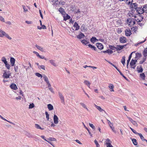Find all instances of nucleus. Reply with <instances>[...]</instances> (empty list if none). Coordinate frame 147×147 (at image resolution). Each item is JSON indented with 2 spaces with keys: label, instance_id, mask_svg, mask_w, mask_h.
<instances>
[{
  "label": "nucleus",
  "instance_id": "f257e3e1",
  "mask_svg": "<svg viewBox=\"0 0 147 147\" xmlns=\"http://www.w3.org/2000/svg\"><path fill=\"white\" fill-rule=\"evenodd\" d=\"M144 9L143 7H139L136 10L137 12L139 14H142L144 13Z\"/></svg>",
  "mask_w": 147,
  "mask_h": 147
},
{
  "label": "nucleus",
  "instance_id": "f03ea898",
  "mask_svg": "<svg viewBox=\"0 0 147 147\" xmlns=\"http://www.w3.org/2000/svg\"><path fill=\"white\" fill-rule=\"evenodd\" d=\"M58 93H59V96L60 99L61 100V103H62L64 104V103H65L64 99V97L63 96V95H62V94L61 92H59Z\"/></svg>",
  "mask_w": 147,
  "mask_h": 147
},
{
  "label": "nucleus",
  "instance_id": "7ed1b4c3",
  "mask_svg": "<svg viewBox=\"0 0 147 147\" xmlns=\"http://www.w3.org/2000/svg\"><path fill=\"white\" fill-rule=\"evenodd\" d=\"M119 41L121 43H125L126 42V38L124 36L121 37L119 38Z\"/></svg>",
  "mask_w": 147,
  "mask_h": 147
},
{
  "label": "nucleus",
  "instance_id": "20e7f679",
  "mask_svg": "<svg viewBox=\"0 0 147 147\" xmlns=\"http://www.w3.org/2000/svg\"><path fill=\"white\" fill-rule=\"evenodd\" d=\"M10 74H7V73L6 71H4V73L3 75V78H9V77L10 76Z\"/></svg>",
  "mask_w": 147,
  "mask_h": 147
},
{
  "label": "nucleus",
  "instance_id": "39448f33",
  "mask_svg": "<svg viewBox=\"0 0 147 147\" xmlns=\"http://www.w3.org/2000/svg\"><path fill=\"white\" fill-rule=\"evenodd\" d=\"M59 119L57 116L54 115L53 117V120L54 123L56 124H57L58 123L59 121H58Z\"/></svg>",
  "mask_w": 147,
  "mask_h": 147
},
{
  "label": "nucleus",
  "instance_id": "423d86ee",
  "mask_svg": "<svg viewBox=\"0 0 147 147\" xmlns=\"http://www.w3.org/2000/svg\"><path fill=\"white\" fill-rule=\"evenodd\" d=\"M96 45L97 48L99 49H102L103 48V46L99 42L97 43Z\"/></svg>",
  "mask_w": 147,
  "mask_h": 147
},
{
  "label": "nucleus",
  "instance_id": "0eeeda50",
  "mask_svg": "<svg viewBox=\"0 0 147 147\" xmlns=\"http://www.w3.org/2000/svg\"><path fill=\"white\" fill-rule=\"evenodd\" d=\"M126 45H117L116 47V50L117 51H119L122 49L123 48L125 47L126 46Z\"/></svg>",
  "mask_w": 147,
  "mask_h": 147
},
{
  "label": "nucleus",
  "instance_id": "6e6552de",
  "mask_svg": "<svg viewBox=\"0 0 147 147\" xmlns=\"http://www.w3.org/2000/svg\"><path fill=\"white\" fill-rule=\"evenodd\" d=\"M127 118L129 120V121H131L134 125L136 126H137V123L134 120L131 118L130 117H127Z\"/></svg>",
  "mask_w": 147,
  "mask_h": 147
},
{
  "label": "nucleus",
  "instance_id": "1a4fd4ad",
  "mask_svg": "<svg viewBox=\"0 0 147 147\" xmlns=\"http://www.w3.org/2000/svg\"><path fill=\"white\" fill-rule=\"evenodd\" d=\"M131 34V30L129 29H127L125 30V34L127 36H129Z\"/></svg>",
  "mask_w": 147,
  "mask_h": 147
},
{
  "label": "nucleus",
  "instance_id": "9d476101",
  "mask_svg": "<svg viewBox=\"0 0 147 147\" xmlns=\"http://www.w3.org/2000/svg\"><path fill=\"white\" fill-rule=\"evenodd\" d=\"M74 27L75 28V30H77L80 28V26L76 22H75L74 25Z\"/></svg>",
  "mask_w": 147,
  "mask_h": 147
},
{
  "label": "nucleus",
  "instance_id": "9b49d317",
  "mask_svg": "<svg viewBox=\"0 0 147 147\" xmlns=\"http://www.w3.org/2000/svg\"><path fill=\"white\" fill-rule=\"evenodd\" d=\"M11 88L14 90H16L18 88L16 85L14 83L11 84L10 86Z\"/></svg>",
  "mask_w": 147,
  "mask_h": 147
},
{
  "label": "nucleus",
  "instance_id": "f8f14e48",
  "mask_svg": "<svg viewBox=\"0 0 147 147\" xmlns=\"http://www.w3.org/2000/svg\"><path fill=\"white\" fill-rule=\"evenodd\" d=\"M15 60L13 57H11L10 59V61L11 66H13L14 65Z\"/></svg>",
  "mask_w": 147,
  "mask_h": 147
},
{
  "label": "nucleus",
  "instance_id": "ddd939ff",
  "mask_svg": "<svg viewBox=\"0 0 147 147\" xmlns=\"http://www.w3.org/2000/svg\"><path fill=\"white\" fill-rule=\"evenodd\" d=\"M85 36L84 34L80 32L79 34L77 36V38L79 39H80L82 38H84Z\"/></svg>",
  "mask_w": 147,
  "mask_h": 147
},
{
  "label": "nucleus",
  "instance_id": "4468645a",
  "mask_svg": "<svg viewBox=\"0 0 147 147\" xmlns=\"http://www.w3.org/2000/svg\"><path fill=\"white\" fill-rule=\"evenodd\" d=\"M137 61V60L136 59H132L130 62V64L131 66L134 65L136 64V62Z\"/></svg>",
  "mask_w": 147,
  "mask_h": 147
},
{
  "label": "nucleus",
  "instance_id": "2eb2a0df",
  "mask_svg": "<svg viewBox=\"0 0 147 147\" xmlns=\"http://www.w3.org/2000/svg\"><path fill=\"white\" fill-rule=\"evenodd\" d=\"M90 41L94 43L98 41V40L97 39L96 37H92L90 39Z\"/></svg>",
  "mask_w": 147,
  "mask_h": 147
},
{
  "label": "nucleus",
  "instance_id": "dca6fc26",
  "mask_svg": "<svg viewBox=\"0 0 147 147\" xmlns=\"http://www.w3.org/2000/svg\"><path fill=\"white\" fill-rule=\"evenodd\" d=\"M131 7L134 8L136 10H137V9H138V5L136 3H131Z\"/></svg>",
  "mask_w": 147,
  "mask_h": 147
},
{
  "label": "nucleus",
  "instance_id": "f3484780",
  "mask_svg": "<svg viewBox=\"0 0 147 147\" xmlns=\"http://www.w3.org/2000/svg\"><path fill=\"white\" fill-rule=\"evenodd\" d=\"M137 71L138 73H142L143 71V69L141 66L140 67H137Z\"/></svg>",
  "mask_w": 147,
  "mask_h": 147
},
{
  "label": "nucleus",
  "instance_id": "a211bd4d",
  "mask_svg": "<svg viewBox=\"0 0 147 147\" xmlns=\"http://www.w3.org/2000/svg\"><path fill=\"white\" fill-rule=\"evenodd\" d=\"M59 11L63 15H65L66 13L64 9L62 7H60L59 9Z\"/></svg>",
  "mask_w": 147,
  "mask_h": 147
},
{
  "label": "nucleus",
  "instance_id": "6ab92c4d",
  "mask_svg": "<svg viewBox=\"0 0 147 147\" xmlns=\"http://www.w3.org/2000/svg\"><path fill=\"white\" fill-rule=\"evenodd\" d=\"M94 106L95 107L100 111L102 112V111H104L105 112V111L102 109L100 106H97L95 104H94Z\"/></svg>",
  "mask_w": 147,
  "mask_h": 147
},
{
  "label": "nucleus",
  "instance_id": "aec40b11",
  "mask_svg": "<svg viewBox=\"0 0 147 147\" xmlns=\"http://www.w3.org/2000/svg\"><path fill=\"white\" fill-rule=\"evenodd\" d=\"M143 55L144 57H146L147 56V48L145 49L143 52Z\"/></svg>",
  "mask_w": 147,
  "mask_h": 147
},
{
  "label": "nucleus",
  "instance_id": "412c9836",
  "mask_svg": "<svg viewBox=\"0 0 147 147\" xmlns=\"http://www.w3.org/2000/svg\"><path fill=\"white\" fill-rule=\"evenodd\" d=\"M103 52L104 53H107L109 54H111L113 53V51L109 49H108L106 51H103Z\"/></svg>",
  "mask_w": 147,
  "mask_h": 147
},
{
  "label": "nucleus",
  "instance_id": "4be33fe9",
  "mask_svg": "<svg viewBox=\"0 0 147 147\" xmlns=\"http://www.w3.org/2000/svg\"><path fill=\"white\" fill-rule=\"evenodd\" d=\"M140 77L143 80L145 79V75L144 73H142L140 74Z\"/></svg>",
  "mask_w": 147,
  "mask_h": 147
},
{
  "label": "nucleus",
  "instance_id": "5701e85b",
  "mask_svg": "<svg viewBox=\"0 0 147 147\" xmlns=\"http://www.w3.org/2000/svg\"><path fill=\"white\" fill-rule=\"evenodd\" d=\"M47 107L49 111H51L53 109V107L51 104H49L48 105Z\"/></svg>",
  "mask_w": 147,
  "mask_h": 147
},
{
  "label": "nucleus",
  "instance_id": "b1692460",
  "mask_svg": "<svg viewBox=\"0 0 147 147\" xmlns=\"http://www.w3.org/2000/svg\"><path fill=\"white\" fill-rule=\"evenodd\" d=\"M35 46L39 50L42 52L44 51V50L43 48L42 47H41L37 45H35Z\"/></svg>",
  "mask_w": 147,
  "mask_h": 147
},
{
  "label": "nucleus",
  "instance_id": "393cba45",
  "mask_svg": "<svg viewBox=\"0 0 147 147\" xmlns=\"http://www.w3.org/2000/svg\"><path fill=\"white\" fill-rule=\"evenodd\" d=\"M49 61L51 65H53L55 67L57 66V64L55 63V61L53 60H51Z\"/></svg>",
  "mask_w": 147,
  "mask_h": 147
},
{
  "label": "nucleus",
  "instance_id": "a878e982",
  "mask_svg": "<svg viewBox=\"0 0 147 147\" xmlns=\"http://www.w3.org/2000/svg\"><path fill=\"white\" fill-rule=\"evenodd\" d=\"M81 42L83 44L86 45L89 43V41L85 40H82Z\"/></svg>",
  "mask_w": 147,
  "mask_h": 147
},
{
  "label": "nucleus",
  "instance_id": "bb28decb",
  "mask_svg": "<svg viewBox=\"0 0 147 147\" xmlns=\"http://www.w3.org/2000/svg\"><path fill=\"white\" fill-rule=\"evenodd\" d=\"M1 61L4 63V64L7 62L6 58L4 57L1 58Z\"/></svg>",
  "mask_w": 147,
  "mask_h": 147
},
{
  "label": "nucleus",
  "instance_id": "cd10ccee",
  "mask_svg": "<svg viewBox=\"0 0 147 147\" xmlns=\"http://www.w3.org/2000/svg\"><path fill=\"white\" fill-rule=\"evenodd\" d=\"M88 46L89 47L93 49L94 51H96V48L94 46H93L91 44H89Z\"/></svg>",
  "mask_w": 147,
  "mask_h": 147
},
{
  "label": "nucleus",
  "instance_id": "c85d7f7f",
  "mask_svg": "<svg viewBox=\"0 0 147 147\" xmlns=\"http://www.w3.org/2000/svg\"><path fill=\"white\" fill-rule=\"evenodd\" d=\"M142 56V54L140 53H137L136 54L135 58L136 59H138Z\"/></svg>",
  "mask_w": 147,
  "mask_h": 147
},
{
  "label": "nucleus",
  "instance_id": "c756f323",
  "mask_svg": "<svg viewBox=\"0 0 147 147\" xmlns=\"http://www.w3.org/2000/svg\"><path fill=\"white\" fill-rule=\"evenodd\" d=\"M35 127L37 129H40L41 130H43L44 129V128H41L38 124H35Z\"/></svg>",
  "mask_w": 147,
  "mask_h": 147
},
{
  "label": "nucleus",
  "instance_id": "7c9ffc66",
  "mask_svg": "<svg viewBox=\"0 0 147 147\" xmlns=\"http://www.w3.org/2000/svg\"><path fill=\"white\" fill-rule=\"evenodd\" d=\"M121 62V63L123 64V65H124L125 64V57L124 56L122 57Z\"/></svg>",
  "mask_w": 147,
  "mask_h": 147
},
{
  "label": "nucleus",
  "instance_id": "2f4dec72",
  "mask_svg": "<svg viewBox=\"0 0 147 147\" xmlns=\"http://www.w3.org/2000/svg\"><path fill=\"white\" fill-rule=\"evenodd\" d=\"M135 51H134V52H132L131 53V54H130V55L129 56L128 59L127 61V62H129V61H130V60H131V57L132 54H133L134 53H135Z\"/></svg>",
  "mask_w": 147,
  "mask_h": 147
},
{
  "label": "nucleus",
  "instance_id": "473e14b6",
  "mask_svg": "<svg viewBox=\"0 0 147 147\" xmlns=\"http://www.w3.org/2000/svg\"><path fill=\"white\" fill-rule=\"evenodd\" d=\"M137 135H139L140 136L141 139L142 140H146V139H144V137L143 136H142V134H141L138 133V134H137Z\"/></svg>",
  "mask_w": 147,
  "mask_h": 147
},
{
  "label": "nucleus",
  "instance_id": "72a5a7b5",
  "mask_svg": "<svg viewBox=\"0 0 147 147\" xmlns=\"http://www.w3.org/2000/svg\"><path fill=\"white\" fill-rule=\"evenodd\" d=\"M132 142L133 144L134 145H136L137 144V140L136 139H132Z\"/></svg>",
  "mask_w": 147,
  "mask_h": 147
},
{
  "label": "nucleus",
  "instance_id": "f704fd0d",
  "mask_svg": "<svg viewBox=\"0 0 147 147\" xmlns=\"http://www.w3.org/2000/svg\"><path fill=\"white\" fill-rule=\"evenodd\" d=\"M109 126L113 131L115 133H116V131L115 130L114 127H113V125L112 124L111 125H110Z\"/></svg>",
  "mask_w": 147,
  "mask_h": 147
},
{
  "label": "nucleus",
  "instance_id": "c9c22d12",
  "mask_svg": "<svg viewBox=\"0 0 147 147\" xmlns=\"http://www.w3.org/2000/svg\"><path fill=\"white\" fill-rule=\"evenodd\" d=\"M109 87L111 89V91H114V90L113 89V88H114V86L113 84H110L109 86Z\"/></svg>",
  "mask_w": 147,
  "mask_h": 147
},
{
  "label": "nucleus",
  "instance_id": "e433bc0d",
  "mask_svg": "<svg viewBox=\"0 0 147 147\" xmlns=\"http://www.w3.org/2000/svg\"><path fill=\"white\" fill-rule=\"evenodd\" d=\"M109 47L110 49L112 50H114L115 49H116V47L113 46L109 45Z\"/></svg>",
  "mask_w": 147,
  "mask_h": 147
},
{
  "label": "nucleus",
  "instance_id": "4c0bfd02",
  "mask_svg": "<svg viewBox=\"0 0 147 147\" xmlns=\"http://www.w3.org/2000/svg\"><path fill=\"white\" fill-rule=\"evenodd\" d=\"M144 12L147 13V4L144 5L143 6Z\"/></svg>",
  "mask_w": 147,
  "mask_h": 147
},
{
  "label": "nucleus",
  "instance_id": "58836bf2",
  "mask_svg": "<svg viewBox=\"0 0 147 147\" xmlns=\"http://www.w3.org/2000/svg\"><path fill=\"white\" fill-rule=\"evenodd\" d=\"M47 140L49 141H56V139L54 138L50 137L47 139Z\"/></svg>",
  "mask_w": 147,
  "mask_h": 147
},
{
  "label": "nucleus",
  "instance_id": "ea45409f",
  "mask_svg": "<svg viewBox=\"0 0 147 147\" xmlns=\"http://www.w3.org/2000/svg\"><path fill=\"white\" fill-rule=\"evenodd\" d=\"M83 124V125H84V127H85V128L86 129H87V130L88 131V132L89 133V134L90 135L91 137H92V135L91 134V132H90V131L89 130V129L84 124V123Z\"/></svg>",
  "mask_w": 147,
  "mask_h": 147
},
{
  "label": "nucleus",
  "instance_id": "a19ab883",
  "mask_svg": "<svg viewBox=\"0 0 147 147\" xmlns=\"http://www.w3.org/2000/svg\"><path fill=\"white\" fill-rule=\"evenodd\" d=\"M80 104L83 107L86 109L87 111H88V109L87 108L86 105L84 104L83 103H80Z\"/></svg>",
  "mask_w": 147,
  "mask_h": 147
},
{
  "label": "nucleus",
  "instance_id": "79ce46f5",
  "mask_svg": "<svg viewBox=\"0 0 147 147\" xmlns=\"http://www.w3.org/2000/svg\"><path fill=\"white\" fill-rule=\"evenodd\" d=\"M43 77L45 82L48 81H49L48 78L47 77V76L45 75H43Z\"/></svg>",
  "mask_w": 147,
  "mask_h": 147
},
{
  "label": "nucleus",
  "instance_id": "37998d69",
  "mask_svg": "<svg viewBox=\"0 0 147 147\" xmlns=\"http://www.w3.org/2000/svg\"><path fill=\"white\" fill-rule=\"evenodd\" d=\"M70 17L68 14H67V15L65 17H64V20H65L69 19L70 18Z\"/></svg>",
  "mask_w": 147,
  "mask_h": 147
},
{
  "label": "nucleus",
  "instance_id": "c03bdc74",
  "mask_svg": "<svg viewBox=\"0 0 147 147\" xmlns=\"http://www.w3.org/2000/svg\"><path fill=\"white\" fill-rule=\"evenodd\" d=\"M5 66L8 69H9L10 68V66L9 64L7 63V62L5 64Z\"/></svg>",
  "mask_w": 147,
  "mask_h": 147
},
{
  "label": "nucleus",
  "instance_id": "a18cd8bd",
  "mask_svg": "<svg viewBox=\"0 0 147 147\" xmlns=\"http://www.w3.org/2000/svg\"><path fill=\"white\" fill-rule=\"evenodd\" d=\"M35 75L38 77H40L41 78L42 77V75L38 73H35Z\"/></svg>",
  "mask_w": 147,
  "mask_h": 147
},
{
  "label": "nucleus",
  "instance_id": "49530a36",
  "mask_svg": "<svg viewBox=\"0 0 147 147\" xmlns=\"http://www.w3.org/2000/svg\"><path fill=\"white\" fill-rule=\"evenodd\" d=\"M45 114L46 115V117L47 119V120L48 121L49 120V114H48V112L47 111L45 112Z\"/></svg>",
  "mask_w": 147,
  "mask_h": 147
},
{
  "label": "nucleus",
  "instance_id": "de8ad7c7",
  "mask_svg": "<svg viewBox=\"0 0 147 147\" xmlns=\"http://www.w3.org/2000/svg\"><path fill=\"white\" fill-rule=\"evenodd\" d=\"M146 40V39H145L144 41H143L142 42H138V43L137 44H136L135 45L136 46H137L138 45H139L140 44H141L142 43H143Z\"/></svg>",
  "mask_w": 147,
  "mask_h": 147
},
{
  "label": "nucleus",
  "instance_id": "09e8293b",
  "mask_svg": "<svg viewBox=\"0 0 147 147\" xmlns=\"http://www.w3.org/2000/svg\"><path fill=\"white\" fill-rule=\"evenodd\" d=\"M80 29L82 30V31L83 30H86V29L85 28V26L84 24H82L81 26Z\"/></svg>",
  "mask_w": 147,
  "mask_h": 147
},
{
  "label": "nucleus",
  "instance_id": "8fccbe9b",
  "mask_svg": "<svg viewBox=\"0 0 147 147\" xmlns=\"http://www.w3.org/2000/svg\"><path fill=\"white\" fill-rule=\"evenodd\" d=\"M107 147H113L111 144L109 142H106Z\"/></svg>",
  "mask_w": 147,
  "mask_h": 147
},
{
  "label": "nucleus",
  "instance_id": "3c124183",
  "mask_svg": "<svg viewBox=\"0 0 147 147\" xmlns=\"http://www.w3.org/2000/svg\"><path fill=\"white\" fill-rule=\"evenodd\" d=\"M94 142L95 144L96 145V147H100V145L98 144V142L96 140H94Z\"/></svg>",
  "mask_w": 147,
  "mask_h": 147
},
{
  "label": "nucleus",
  "instance_id": "603ef678",
  "mask_svg": "<svg viewBox=\"0 0 147 147\" xmlns=\"http://www.w3.org/2000/svg\"><path fill=\"white\" fill-rule=\"evenodd\" d=\"M4 36H5V37H6L7 38L9 39V40L11 39V38L7 34H6L5 32V34H4Z\"/></svg>",
  "mask_w": 147,
  "mask_h": 147
},
{
  "label": "nucleus",
  "instance_id": "864d4df0",
  "mask_svg": "<svg viewBox=\"0 0 147 147\" xmlns=\"http://www.w3.org/2000/svg\"><path fill=\"white\" fill-rule=\"evenodd\" d=\"M38 68L39 69L41 68V69H44V70H45V66L43 65H39L38 66Z\"/></svg>",
  "mask_w": 147,
  "mask_h": 147
},
{
  "label": "nucleus",
  "instance_id": "5fc2aeb1",
  "mask_svg": "<svg viewBox=\"0 0 147 147\" xmlns=\"http://www.w3.org/2000/svg\"><path fill=\"white\" fill-rule=\"evenodd\" d=\"M130 129H131L132 131L135 134H138V133L136 131L134 130V129L130 127Z\"/></svg>",
  "mask_w": 147,
  "mask_h": 147
},
{
  "label": "nucleus",
  "instance_id": "6e6d98bb",
  "mask_svg": "<svg viewBox=\"0 0 147 147\" xmlns=\"http://www.w3.org/2000/svg\"><path fill=\"white\" fill-rule=\"evenodd\" d=\"M34 107V105L33 103L30 104L29 105V109H32Z\"/></svg>",
  "mask_w": 147,
  "mask_h": 147
},
{
  "label": "nucleus",
  "instance_id": "4d7b16f0",
  "mask_svg": "<svg viewBox=\"0 0 147 147\" xmlns=\"http://www.w3.org/2000/svg\"><path fill=\"white\" fill-rule=\"evenodd\" d=\"M89 126L92 128L94 130L95 129V127L93 125V124L89 123Z\"/></svg>",
  "mask_w": 147,
  "mask_h": 147
},
{
  "label": "nucleus",
  "instance_id": "13d9d810",
  "mask_svg": "<svg viewBox=\"0 0 147 147\" xmlns=\"http://www.w3.org/2000/svg\"><path fill=\"white\" fill-rule=\"evenodd\" d=\"M14 69L15 71L16 72H18V66H16V65H14Z\"/></svg>",
  "mask_w": 147,
  "mask_h": 147
},
{
  "label": "nucleus",
  "instance_id": "bf43d9fd",
  "mask_svg": "<svg viewBox=\"0 0 147 147\" xmlns=\"http://www.w3.org/2000/svg\"><path fill=\"white\" fill-rule=\"evenodd\" d=\"M54 1H55V4L56 5H58L60 4V2L58 0H55V1L54 0Z\"/></svg>",
  "mask_w": 147,
  "mask_h": 147
},
{
  "label": "nucleus",
  "instance_id": "052dcab7",
  "mask_svg": "<svg viewBox=\"0 0 147 147\" xmlns=\"http://www.w3.org/2000/svg\"><path fill=\"white\" fill-rule=\"evenodd\" d=\"M146 57H144V58H143V60H142V61H141L140 62V64H142L146 60Z\"/></svg>",
  "mask_w": 147,
  "mask_h": 147
},
{
  "label": "nucleus",
  "instance_id": "680f3d73",
  "mask_svg": "<svg viewBox=\"0 0 147 147\" xmlns=\"http://www.w3.org/2000/svg\"><path fill=\"white\" fill-rule=\"evenodd\" d=\"M135 24V22L134 21V19H131V22L130 23L131 25H133Z\"/></svg>",
  "mask_w": 147,
  "mask_h": 147
},
{
  "label": "nucleus",
  "instance_id": "e2e57ef3",
  "mask_svg": "<svg viewBox=\"0 0 147 147\" xmlns=\"http://www.w3.org/2000/svg\"><path fill=\"white\" fill-rule=\"evenodd\" d=\"M131 19L130 18H128L127 19V23H129V25L130 24V23L131 22Z\"/></svg>",
  "mask_w": 147,
  "mask_h": 147
},
{
  "label": "nucleus",
  "instance_id": "0e129e2a",
  "mask_svg": "<svg viewBox=\"0 0 147 147\" xmlns=\"http://www.w3.org/2000/svg\"><path fill=\"white\" fill-rule=\"evenodd\" d=\"M143 19V16H141L140 18L139 19V20H138V21H137V22H141V21H142V20Z\"/></svg>",
  "mask_w": 147,
  "mask_h": 147
},
{
  "label": "nucleus",
  "instance_id": "69168bd1",
  "mask_svg": "<svg viewBox=\"0 0 147 147\" xmlns=\"http://www.w3.org/2000/svg\"><path fill=\"white\" fill-rule=\"evenodd\" d=\"M0 20L3 22H5L4 18L1 16H0Z\"/></svg>",
  "mask_w": 147,
  "mask_h": 147
},
{
  "label": "nucleus",
  "instance_id": "338daca9",
  "mask_svg": "<svg viewBox=\"0 0 147 147\" xmlns=\"http://www.w3.org/2000/svg\"><path fill=\"white\" fill-rule=\"evenodd\" d=\"M84 83L87 85L90 84L89 82L87 80H85L84 81Z\"/></svg>",
  "mask_w": 147,
  "mask_h": 147
},
{
  "label": "nucleus",
  "instance_id": "774afa93",
  "mask_svg": "<svg viewBox=\"0 0 147 147\" xmlns=\"http://www.w3.org/2000/svg\"><path fill=\"white\" fill-rule=\"evenodd\" d=\"M137 29V28H136V27H132L131 28V29L132 30H133V31H134V32H135L136 31Z\"/></svg>",
  "mask_w": 147,
  "mask_h": 147
}]
</instances>
